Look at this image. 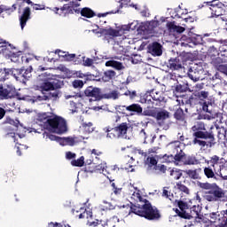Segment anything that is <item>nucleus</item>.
<instances>
[{
    "label": "nucleus",
    "instance_id": "obj_1",
    "mask_svg": "<svg viewBox=\"0 0 227 227\" xmlns=\"http://www.w3.org/2000/svg\"><path fill=\"white\" fill-rule=\"evenodd\" d=\"M131 200L137 201V203H140L137 206L131 207V212H133V214H136V215H139L140 217H145V219H147L148 221L160 219L159 209L153 207L150 201L141 196L139 191L132 193Z\"/></svg>",
    "mask_w": 227,
    "mask_h": 227
},
{
    "label": "nucleus",
    "instance_id": "obj_2",
    "mask_svg": "<svg viewBox=\"0 0 227 227\" xmlns=\"http://www.w3.org/2000/svg\"><path fill=\"white\" fill-rule=\"evenodd\" d=\"M199 187L200 189H205L208 191L204 195V200L206 201H210L213 203L222 201L223 203L227 202V191L223 190V188L209 183H199Z\"/></svg>",
    "mask_w": 227,
    "mask_h": 227
},
{
    "label": "nucleus",
    "instance_id": "obj_3",
    "mask_svg": "<svg viewBox=\"0 0 227 227\" xmlns=\"http://www.w3.org/2000/svg\"><path fill=\"white\" fill-rule=\"evenodd\" d=\"M55 86L54 82L51 79V74L43 73L37 77L34 90L41 91L43 95H45V91L54 90Z\"/></svg>",
    "mask_w": 227,
    "mask_h": 227
},
{
    "label": "nucleus",
    "instance_id": "obj_4",
    "mask_svg": "<svg viewBox=\"0 0 227 227\" xmlns=\"http://www.w3.org/2000/svg\"><path fill=\"white\" fill-rule=\"evenodd\" d=\"M46 129L55 134H65L67 132V121L61 117L48 119L45 124Z\"/></svg>",
    "mask_w": 227,
    "mask_h": 227
},
{
    "label": "nucleus",
    "instance_id": "obj_5",
    "mask_svg": "<svg viewBox=\"0 0 227 227\" xmlns=\"http://www.w3.org/2000/svg\"><path fill=\"white\" fill-rule=\"evenodd\" d=\"M169 148H171L172 150H174V153H176L175 155H164L163 159L164 160H166V162H175V161H180L182 160V143H180V141H175L172 142L168 145Z\"/></svg>",
    "mask_w": 227,
    "mask_h": 227
},
{
    "label": "nucleus",
    "instance_id": "obj_6",
    "mask_svg": "<svg viewBox=\"0 0 227 227\" xmlns=\"http://www.w3.org/2000/svg\"><path fill=\"white\" fill-rule=\"evenodd\" d=\"M192 143L193 145H199L201 150H207V148H212L215 145V137L214 133H209L206 137H194Z\"/></svg>",
    "mask_w": 227,
    "mask_h": 227
},
{
    "label": "nucleus",
    "instance_id": "obj_7",
    "mask_svg": "<svg viewBox=\"0 0 227 227\" xmlns=\"http://www.w3.org/2000/svg\"><path fill=\"white\" fill-rule=\"evenodd\" d=\"M164 94L160 91L153 90L145 94L140 99L141 104H153V102H163Z\"/></svg>",
    "mask_w": 227,
    "mask_h": 227
},
{
    "label": "nucleus",
    "instance_id": "obj_8",
    "mask_svg": "<svg viewBox=\"0 0 227 227\" xmlns=\"http://www.w3.org/2000/svg\"><path fill=\"white\" fill-rule=\"evenodd\" d=\"M207 164H209L211 168H213L215 175L217 176H223V168H224V161H223V158H220L217 155H214L210 158L209 160H206Z\"/></svg>",
    "mask_w": 227,
    "mask_h": 227
},
{
    "label": "nucleus",
    "instance_id": "obj_9",
    "mask_svg": "<svg viewBox=\"0 0 227 227\" xmlns=\"http://www.w3.org/2000/svg\"><path fill=\"white\" fill-rule=\"evenodd\" d=\"M17 93L15 86L12 84L0 85V99L8 100L13 98Z\"/></svg>",
    "mask_w": 227,
    "mask_h": 227
},
{
    "label": "nucleus",
    "instance_id": "obj_10",
    "mask_svg": "<svg viewBox=\"0 0 227 227\" xmlns=\"http://www.w3.org/2000/svg\"><path fill=\"white\" fill-rule=\"evenodd\" d=\"M207 129L205 128V123L201 121H197L192 127V131L193 137H205L208 136V134H212L213 132L205 131Z\"/></svg>",
    "mask_w": 227,
    "mask_h": 227
},
{
    "label": "nucleus",
    "instance_id": "obj_11",
    "mask_svg": "<svg viewBox=\"0 0 227 227\" xmlns=\"http://www.w3.org/2000/svg\"><path fill=\"white\" fill-rule=\"evenodd\" d=\"M84 139H88V137L80 136L62 137L59 139V145H61V146H74V145L81 143V141Z\"/></svg>",
    "mask_w": 227,
    "mask_h": 227
},
{
    "label": "nucleus",
    "instance_id": "obj_12",
    "mask_svg": "<svg viewBox=\"0 0 227 227\" xmlns=\"http://www.w3.org/2000/svg\"><path fill=\"white\" fill-rule=\"evenodd\" d=\"M200 212H201L200 206H193L190 213L184 214V219H194L196 223H203V216L200 215Z\"/></svg>",
    "mask_w": 227,
    "mask_h": 227
},
{
    "label": "nucleus",
    "instance_id": "obj_13",
    "mask_svg": "<svg viewBox=\"0 0 227 227\" xmlns=\"http://www.w3.org/2000/svg\"><path fill=\"white\" fill-rule=\"evenodd\" d=\"M84 94L86 97H91V98H93L95 102L98 100H102L103 98L102 91H100L99 88H96V87H91V86L88 87L84 90Z\"/></svg>",
    "mask_w": 227,
    "mask_h": 227
},
{
    "label": "nucleus",
    "instance_id": "obj_14",
    "mask_svg": "<svg viewBox=\"0 0 227 227\" xmlns=\"http://www.w3.org/2000/svg\"><path fill=\"white\" fill-rule=\"evenodd\" d=\"M10 43H7L5 47H2V52L5 58H8L12 63H19L20 61V56L19 54L10 51Z\"/></svg>",
    "mask_w": 227,
    "mask_h": 227
},
{
    "label": "nucleus",
    "instance_id": "obj_15",
    "mask_svg": "<svg viewBox=\"0 0 227 227\" xmlns=\"http://www.w3.org/2000/svg\"><path fill=\"white\" fill-rule=\"evenodd\" d=\"M188 77L194 82H198L203 77L202 67H191L188 71Z\"/></svg>",
    "mask_w": 227,
    "mask_h": 227
},
{
    "label": "nucleus",
    "instance_id": "obj_16",
    "mask_svg": "<svg viewBox=\"0 0 227 227\" xmlns=\"http://www.w3.org/2000/svg\"><path fill=\"white\" fill-rule=\"evenodd\" d=\"M178 208L174 209L176 214L179 215V217H182L183 219H185V214H188L189 212V204L184 200H176Z\"/></svg>",
    "mask_w": 227,
    "mask_h": 227
},
{
    "label": "nucleus",
    "instance_id": "obj_17",
    "mask_svg": "<svg viewBox=\"0 0 227 227\" xmlns=\"http://www.w3.org/2000/svg\"><path fill=\"white\" fill-rule=\"evenodd\" d=\"M148 53L154 57L162 56V45L157 42L149 44Z\"/></svg>",
    "mask_w": 227,
    "mask_h": 227
},
{
    "label": "nucleus",
    "instance_id": "obj_18",
    "mask_svg": "<svg viewBox=\"0 0 227 227\" xmlns=\"http://www.w3.org/2000/svg\"><path fill=\"white\" fill-rule=\"evenodd\" d=\"M224 4L218 3L216 4H212L209 7L211 17H221L224 13Z\"/></svg>",
    "mask_w": 227,
    "mask_h": 227
},
{
    "label": "nucleus",
    "instance_id": "obj_19",
    "mask_svg": "<svg viewBox=\"0 0 227 227\" xmlns=\"http://www.w3.org/2000/svg\"><path fill=\"white\" fill-rule=\"evenodd\" d=\"M17 10V4H12V6H8L5 4L0 5V15L4 19L5 17H10Z\"/></svg>",
    "mask_w": 227,
    "mask_h": 227
},
{
    "label": "nucleus",
    "instance_id": "obj_20",
    "mask_svg": "<svg viewBox=\"0 0 227 227\" xmlns=\"http://www.w3.org/2000/svg\"><path fill=\"white\" fill-rule=\"evenodd\" d=\"M66 100H69V98H72V100L70 101V111L72 113V114H74V113H77V104L75 102H77V98H81V95L79 94H75V95H68L66 94L65 96Z\"/></svg>",
    "mask_w": 227,
    "mask_h": 227
},
{
    "label": "nucleus",
    "instance_id": "obj_21",
    "mask_svg": "<svg viewBox=\"0 0 227 227\" xmlns=\"http://www.w3.org/2000/svg\"><path fill=\"white\" fill-rule=\"evenodd\" d=\"M29 19H31V9L29 7H26L23 10V13L20 18V24L21 29H24V27H26V24L27 23Z\"/></svg>",
    "mask_w": 227,
    "mask_h": 227
},
{
    "label": "nucleus",
    "instance_id": "obj_22",
    "mask_svg": "<svg viewBox=\"0 0 227 227\" xmlns=\"http://www.w3.org/2000/svg\"><path fill=\"white\" fill-rule=\"evenodd\" d=\"M103 130L106 132L107 139H120L116 127L113 128L111 126H107L105 127Z\"/></svg>",
    "mask_w": 227,
    "mask_h": 227
},
{
    "label": "nucleus",
    "instance_id": "obj_23",
    "mask_svg": "<svg viewBox=\"0 0 227 227\" xmlns=\"http://www.w3.org/2000/svg\"><path fill=\"white\" fill-rule=\"evenodd\" d=\"M115 128L117 129V134L119 135V138L127 139V132L129 131V123L122 122Z\"/></svg>",
    "mask_w": 227,
    "mask_h": 227
},
{
    "label": "nucleus",
    "instance_id": "obj_24",
    "mask_svg": "<svg viewBox=\"0 0 227 227\" xmlns=\"http://www.w3.org/2000/svg\"><path fill=\"white\" fill-rule=\"evenodd\" d=\"M117 57L112 58L110 60L106 62V67H112V68H114L115 70H123L125 68V66L120 61H117Z\"/></svg>",
    "mask_w": 227,
    "mask_h": 227
},
{
    "label": "nucleus",
    "instance_id": "obj_25",
    "mask_svg": "<svg viewBox=\"0 0 227 227\" xmlns=\"http://www.w3.org/2000/svg\"><path fill=\"white\" fill-rule=\"evenodd\" d=\"M167 27L170 33H184L185 28L176 25L175 22H168Z\"/></svg>",
    "mask_w": 227,
    "mask_h": 227
},
{
    "label": "nucleus",
    "instance_id": "obj_26",
    "mask_svg": "<svg viewBox=\"0 0 227 227\" xmlns=\"http://www.w3.org/2000/svg\"><path fill=\"white\" fill-rule=\"evenodd\" d=\"M168 67L170 70H180L182 68V62H180V59L178 58L170 59Z\"/></svg>",
    "mask_w": 227,
    "mask_h": 227
},
{
    "label": "nucleus",
    "instance_id": "obj_27",
    "mask_svg": "<svg viewBox=\"0 0 227 227\" xmlns=\"http://www.w3.org/2000/svg\"><path fill=\"white\" fill-rule=\"evenodd\" d=\"M126 108V111H129L130 113H137V114H143V107L139 104H132L128 106H123Z\"/></svg>",
    "mask_w": 227,
    "mask_h": 227
},
{
    "label": "nucleus",
    "instance_id": "obj_28",
    "mask_svg": "<svg viewBox=\"0 0 227 227\" xmlns=\"http://www.w3.org/2000/svg\"><path fill=\"white\" fill-rule=\"evenodd\" d=\"M159 26V20H153L151 21H147L145 24V29L147 33H152L153 31H155V28Z\"/></svg>",
    "mask_w": 227,
    "mask_h": 227
},
{
    "label": "nucleus",
    "instance_id": "obj_29",
    "mask_svg": "<svg viewBox=\"0 0 227 227\" xmlns=\"http://www.w3.org/2000/svg\"><path fill=\"white\" fill-rule=\"evenodd\" d=\"M154 118L157 120V121H164V120H168V118H169V112L166 110L157 112V114H154Z\"/></svg>",
    "mask_w": 227,
    "mask_h": 227
},
{
    "label": "nucleus",
    "instance_id": "obj_30",
    "mask_svg": "<svg viewBox=\"0 0 227 227\" xmlns=\"http://www.w3.org/2000/svg\"><path fill=\"white\" fill-rule=\"evenodd\" d=\"M49 91L50 92L48 93V95H46L47 100H58V98H59V96L61 95L59 90H56V86L54 87V89L50 90Z\"/></svg>",
    "mask_w": 227,
    "mask_h": 227
},
{
    "label": "nucleus",
    "instance_id": "obj_31",
    "mask_svg": "<svg viewBox=\"0 0 227 227\" xmlns=\"http://www.w3.org/2000/svg\"><path fill=\"white\" fill-rule=\"evenodd\" d=\"M218 227H227V209L221 212L218 218Z\"/></svg>",
    "mask_w": 227,
    "mask_h": 227
},
{
    "label": "nucleus",
    "instance_id": "obj_32",
    "mask_svg": "<svg viewBox=\"0 0 227 227\" xmlns=\"http://www.w3.org/2000/svg\"><path fill=\"white\" fill-rule=\"evenodd\" d=\"M13 77L16 81H19V82H25L24 73L22 71V68L20 69L14 68Z\"/></svg>",
    "mask_w": 227,
    "mask_h": 227
},
{
    "label": "nucleus",
    "instance_id": "obj_33",
    "mask_svg": "<svg viewBox=\"0 0 227 227\" xmlns=\"http://www.w3.org/2000/svg\"><path fill=\"white\" fill-rule=\"evenodd\" d=\"M99 207L103 211L114 210V208H116V206L113 202H108L107 200H103V202L100 204Z\"/></svg>",
    "mask_w": 227,
    "mask_h": 227
},
{
    "label": "nucleus",
    "instance_id": "obj_34",
    "mask_svg": "<svg viewBox=\"0 0 227 227\" xmlns=\"http://www.w3.org/2000/svg\"><path fill=\"white\" fill-rule=\"evenodd\" d=\"M120 93L118 92V90H112L108 93H105L103 94V98H108V99H112V100H118V98H120Z\"/></svg>",
    "mask_w": 227,
    "mask_h": 227
},
{
    "label": "nucleus",
    "instance_id": "obj_35",
    "mask_svg": "<svg viewBox=\"0 0 227 227\" xmlns=\"http://www.w3.org/2000/svg\"><path fill=\"white\" fill-rule=\"evenodd\" d=\"M200 173H201V168L186 171V174L188 175V176L190 178H192V180H200V178H201L200 176Z\"/></svg>",
    "mask_w": 227,
    "mask_h": 227
},
{
    "label": "nucleus",
    "instance_id": "obj_36",
    "mask_svg": "<svg viewBox=\"0 0 227 227\" xmlns=\"http://www.w3.org/2000/svg\"><path fill=\"white\" fill-rule=\"evenodd\" d=\"M184 164L187 166H196L198 164H201V161L196 159L195 156H188L184 160Z\"/></svg>",
    "mask_w": 227,
    "mask_h": 227
},
{
    "label": "nucleus",
    "instance_id": "obj_37",
    "mask_svg": "<svg viewBox=\"0 0 227 227\" xmlns=\"http://www.w3.org/2000/svg\"><path fill=\"white\" fill-rule=\"evenodd\" d=\"M217 130V137L219 141H225L226 140V128L224 127H216Z\"/></svg>",
    "mask_w": 227,
    "mask_h": 227
},
{
    "label": "nucleus",
    "instance_id": "obj_38",
    "mask_svg": "<svg viewBox=\"0 0 227 227\" xmlns=\"http://www.w3.org/2000/svg\"><path fill=\"white\" fill-rule=\"evenodd\" d=\"M60 58H65L66 61H73L75 59V54H68L67 52L61 51V50L56 51Z\"/></svg>",
    "mask_w": 227,
    "mask_h": 227
},
{
    "label": "nucleus",
    "instance_id": "obj_39",
    "mask_svg": "<svg viewBox=\"0 0 227 227\" xmlns=\"http://www.w3.org/2000/svg\"><path fill=\"white\" fill-rule=\"evenodd\" d=\"M81 15L82 17H87V19H91V17H95V12L91 9L85 7L81 10Z\"/></svg>",
    "mask_w": 227,
    "mask_h": 227
},
{
    "label": "nucleus",
    "instance_id": "obj_40",
    "mask_svg": "<svg viewBox=\"0 0 227 227\" xmlns=\"http://www.w3.org/2000/svg\"><path fill=\"white\" fill-rule=\"evenodd\" d=\"M80 212L82 213L79 215V219H84L85 217L86 219H90V217H93V213L84 209V207H81Z\"/></svg>",
    "mask_w": 227,
    "mask_h": 227
},
{
    "label": "nucleus",
    "instance_id": "obj_41",
    "mask_svg": "<svg viewBox=\"0 0 227 227\" xmlns=\"http://www.w3.org/2000/svg\"><path fill=\"white\" fill-rule=\"evenodd\" d=\"M43 137L46 141H47V139H50V141H57V143H59V139H61V137H57L56 135H52V134H51L49 132H44L43 134Z\"/></svg>",
    "mask_w": 227,
    "mask_h": 227
},
{
    "label": "nucleus",
    "instance_id": "obj_42",
    "mask_svg": "<svg viewBox=\"0 0 227 227\" xmlns=\"http://www.w3.org/2000/svg\"><path fill=\"white\" fill-rule=\"evenodd\" d=\"M170 176H172L174 180H180V178H182V170L172 168L170 170Z\"/></svg>",
    "mask_w": 227,
    "mask_h": 227
},
{
    "label": "nucleus",
    "instance_id": "obj_43",
    "mask_svg": "<svg viewBox=\"0 0 227 227\" xmlns=\"http://www.w3.org/2000/svg\"><path fill=\"white\" fill-rule=\"evenodd\" d=\"M106 35L111 36L112 38H114L116 36H121V30H116V29L110 28V29L106 30Z\"/></svg>",
    "mask_w": 227,
    "mask_h": 227
},
{
    "label": "nucleus",
    "instance_id": "obj_44",
    "mask_svg": "<svg viewBox=\"0 0 227 227\" xmlns=\"http://www.w3.org/2000/svg\"><path fill=\"white\" fill-rule=\"evenodd\" d=\"M168 189V187H164L162 190L161 196L162 198H167V200H169L171 201L174 198V195Z\"/></svg>",
    "mask_w": 227,
    "mask_h": 227
},
{
    "label": "nucleus",
    "instance_id": "obj_45",
    "mask_svg": "<svg viewBox=\"0 0 227 227\" xmlns=\"http://www.w3.org/2000/svg\"><path fill=\"white\" fill-rule=\"evenodd\" d=\"M136 27H137V21H133L128 25H124L121 27V29L123 31H134V29H136Z\"/></svg>",
    "mask_w": 227,
    "mask_h": 227
},
{
    "label": "nucleus",
    "instance_id": "obj_46",
    "mask_svg": "<svg viewBox=\"0 0 227 227\" xmlns=\"http://www.w3.org/2000/svg\"><path fill=\"white\" fill-rule=\"evenodd\" d=\"M204 174L207 178H215V171H214L210 167H206L204 168Z\"/></svg>",
    "mask_w": 227,
    "mask_h": 227
},
{
    "label": "nucleus",
    "instance_id": "obj_47",
    "mask_svg": "<svg viewBox=\"0 0 227 227\" xmlns=\"http://www.w3.org/2000/svg\"><path fill=\"white\" fill-rule=\"evenodd\" d=\"M71 164L77 168H82V166H84V156H81L78 160H73Z\"/></svg>",
    "mask_w": 227,
    "mask_h": 227
},
{
    "label": "nucleus",
    "instance_id": "obj_48",
    "mask_svg": "<svg viewBox=\"0 0 227 227\" xmlns=\"http://www.w3.org/2000/svg\"><path fill=\"white\" fill-rule=\"evenodd\" d=\"M22 72H23V79L24 81H29L30 77H31V72L33 70V67H28V68H21Z\"/></svg>",
    "mask_w": 227,
    "mask_h": 227
},
{
    "label": "nucleus",
    "instance_id": "obj_49",
    "mask_svg": "<svg viewBox=\"0 0 227 227\" xmlns=\"http://www.w3.org/2000/svg\"><path fill=\"white\" fill-rule=\"evenodd\" d=\"M95 61H97L96 58L90 59V58L83 57L82 65L83 67H93V65H95Z\"/></svg>",
    "mask_w": 227,
    "mask_h": 227
},
{
    "label": "nucleus",
    "instance_id": "obj_50",
    "mask_svg": "<svg viewBox=\"0 0 227 227\" xmlns=\"http://www.w3.org/2000/svg\"><path fill=\"white\" fill-rule=\"evenodd\" d=\"M184 117H185V115H184V110L182 108H178L174 114V118H176V120L182 121V120H184Z\"/></svg>",
    "mask_w": 227,
    "mask_h": 227
},
{
    "label": "nucleus",
    "instance_id": "obj_51",
    "mask_svg": "<svg viewBox=\"0 0 227 227\" xmlns=\"http://www.w3.org/2000/svg\"><path fill=\"white\" fill-rule=\"evenodd\" d=\"M221 63H224V56L217 57L213 60V65L216 67L217 70H219V67H221Z\"/></svg>",
    "mask_w": 227,
    "mask_h": 227
},
{
    "label": "nucleus",
    "instance_id": "obj_52",
    "mask_svg": "<svg viewBox=\"0 0 227 227\" xmlns=\"http://www.w3.org/2000/svg\"><path fill=\"white\" fill-rule=\"evenodd\" d=\"M176 187L179 191H181V192H184V194H189L190 192L189 188H187V186L184 184H182V183H176Z\"/></svg>",
    "mask_w": 227,
    "mask_h": 227
},
{
    "label": "nucleus",
    "instance_id": "obj_53",
    "mask_svg": "<svg viewBox=\"0 0 227 227\" xmlns=\"http://www.w3.org/2000/svg\"><path fill=\"white\" fill-rule=\"evenodd\" d=\"M146 162L147 164H149V166H157V159L153 156H149L146 159Z\"/></svg>",
    "mask_w": 227,
    "mask_h": 227
},
{
    "label": "nucleus",
    "instance_id": "obj_54",
    "mask_svg": "<svg viewBox=\"0 0 227 227\" xmlns=\"http://www.w3.org/2000/svg\"><path fill=\"white\" fill-rule=\"evenodd\" d=\"M212 104H214L213 101L210 102H204L203 106H202V109L203 111H205L206 113H210V106H212Z\"/></svg>",
    "mask_w": 227,
    "mask_h": 227
},
{
    "label": "nucleus",
    "instance_id": "obj_55",
    "mask_svg": "<svg viewBox=\"0 0 227 227\" xmlns=\"http://www.w3.org/2000/svg\"><path fill=\"white\" fill-rule=\"evenodd\" d=\"M115 75H116V72H114L113 70H108V71L105 72V77H106V79L108 81L113 79V77H114Z\"/></svg>",
    "mask_w": 227,
    "mask_h": 227
},
{
    "label": "nucleus",
    "instance_id": "obj_56",
    "mask_svg": "<svg viewBox=\"0 0 227 227\" xmlns=\"http://www.w3.org/2000/svg\"><path fill=\"white\" fill-rule=\"evenodd\" d=\"M139 137L140 139H144V144L146 145V138L148 137V135L146 134V131L145 129H141L139 131Z\"/></svg>",
    "mask_w": 227,
    "mask_h": 227
},
{
    "label": "nucleus",
    "instance_id": "obj_57",
    "mask_svg": "<svg viewBox=\"0 0 227 227\" xmlns=\"http://www.w3.org/2000/svg\"><path fill=\"white\" fill-rule=\"evenodd\" d=\"M45 100H47V95L35 96L33 98V102H43Z\"/></svg>",
    "mask_w": 227,
    "mask_h": 227
},
{
    "label": "nucleus",
    "instance_id": "obj_58",
    "mask_svg": "<svg viewBox=\"0 0 227 227\" xmlns=\"http://www.w3.org/2000/svg\"><path fill=\"white\" fill-rule=\"evenodd\" d=\"M124 95L126 97H129V98H136V97H137V92L136 90L130 91V90H127Z\"/></svg>",
    "mask_w": 227,
    "mask_h": 227
},
{
    "label": "nucleus",
    "instance_id": "obj_59",
    "mask_svg": "<svg viewBox=\"0 0 227 227\" xmlns=\"http://www.w3.org/2000/svg\"><path fill=\"white\" fill-rule=\"evenodd\" d=\"M73 86L74 88H82V86H84V82L82 80H74L73 82Z\"/></svg>",
    "mask_w": 227,
    "mask_h": 227
},
{
    "label": "nucleus",
    "instance_id": "obj_60",
    "mask_svg": "<svg viewBox=\"0 0 227 227\" xmlns=\"http://www.w3.org/2000/svg\"><path fill=\"white\" fill-rule=\"evenodd\" d=\"M13 72H15V68H4L3 74L5 77H7V75H12L13 77Z\"/></svg>",
    "mask_w": 227,
    "mask_h": 227
},
{
    "label": "nucleus",
    "instance_id": "obj_61",
    "mask_svg": "<svg viewBox=\"0 0 227 227\" xmlns=\"http://www.w3.org/2000/svg\"><path fill=\"white\" fill-rule=\"evenodd\" d=\"M218 72H221L222 74H224V75H227V66L226 65L218 66Z\"/></svg>",
    "mask_w": 227,
    "mask_h": 227
},
{
    "label": "nucleus",
    "instance_id": "obj_62",
    "mask_svg": "<svg viewBox=\"0 0 227 227\" xmlns=\"http://www.w3.org/2000/svg\"><path fill=\"white\" fill-rule=\"evenodd\" d=\"M199 98H200V100H203L204 98H208V91L201 90L199 93Z\"/></svg>",
    "mask_w": 227,
    "mask_h": 227
},
{
    "label": "nucleus",
    "instance_id": "obj_63",
    "mask_svg": "<svg viewBox=\"0 0 227 227\" xmlns=\"http://www.w3.org/2000/svg\"><path fill=\"white\" fill-rule=\"evenodd\" d=\"M143 116H155V114H153V111L152 110H144V112H142Z\"/></svg>",
    "mask_w": 227,
    "mask_h": 227
},
{
    "label": "nucleus",
    "instance_id": "obj_64",
    "mask_svg": "<svg viewBox=\"0 0 227 227\" xmlns=\"http://www.w3.org/2000/svg\"><path fill=\"white\" fill-rule=\"evenodd\" d=\"M156 171H160V173H166V167L164 165H158L154 168Z\"/></svg>",
    "mask_w": 227,
    "mask_h": 227
}]
</instances>
